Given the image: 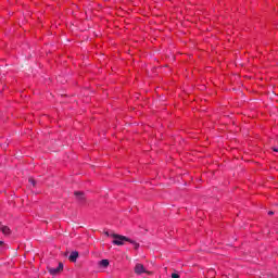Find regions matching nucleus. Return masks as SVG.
Wrapping results in <instances>:
<instances>
[{"mask_svg": "<svg viewBox=\"0 0 278 278\" xmlns=\"http://www.w3.org/2000/svg\"><path fill=\"white\" fill-rule=\"evenodd\" d=\"M135 273L136 275H151V271L147 270V268H144V265L137 263L135 266Z\"/></svg>", "mask_w": 278, "mask_h": 278, "instance_id": "2", "label": "nucleus"}, {"mask_svg": "<svg viewBox=\"0 0 278 278\" xmlns=\"http://www.w3.org/2000/svg\"><path fill=\"white\" fill-rule=\"evenodd\" d=\"M1 231H2V233H4V236H10V233H11L10 227H8V226H2Z\"/></svg>", "mask_w": 278, "mask_h": 278, "instance_id": "5", "label": "nucleus"}, {"mask_svg": "<svg viewBox=\"0 0 278 278\" xmlns=\"http://www.w3.org/2000/svg\"><path fill=\"white\" fill-rule=\"evenodd\" d=\"M77 257H79V252H77V251H74L70 254L71 262H77Z\"/></svg>", "mask_w": 278, "mask_h": 278, "instance_id": "4", "label": "nucleus"}, {"mask_svg": "<svg viewBox=\"0 0 278 278\" xmlns=\"http://www.w3.org/2000/svg\"><path fill=\"white\" fill-rule=\"evenodd\" d=\"M50 275H59V273H62L64 270V264L59 263V266L56 268L50 267L48 268Z\"/></svg>", "mask_w": 278, "mask_h": 278, "instance_id": "3", "label": "nucleus"}, {"mask_svg": "<svg viewBox=\"0 0 278 278\" xmlns=\"http://www.w3.org/2000/svg\"><path fill=\"white\" fill-rule=\"evenodd\" d=\"M172 278H180V277H179V274L174 273V274H172Z\"/></svg>", "mask_w": 278, "mask_h": 278, "instance_id": "9", "label": "nucleus"}, {"mask_svg": "<svg viewBox=\"0 0 278 278\" xmlns=\"http://www.w3.org/2000/svg\"><path fill=\"white\" fill-rule=\"evenodd\" d=\"M1 244H3V241H0V247H1Z\"/></svg>", "mask_w": 278, "mask_h": 278, "instance_id": "11", "label": "nucleus"}, {"mask_svg": "<svg viewBox=\"0 0 278 278\" xmlns=\"http://www.w3.org/2000/svg\"><path fill=\"white\" fill-rule=\"evenodd\" d=\"M100 266H103V268H108V266H110V261L108 260L100 261Z\"/></svg>", "mask_w": 278, "mask_h": 278, "instance_id": "6", "label": "nucleus"}, {"mask_svg": "<svg viewBox=\"0 0 278 278\" xmlns=\"http://www.w3.org/2000/svg\"><path fill=\"white\" fill-rule=\"evenodd\" d=\"M106 236H110L111 238H113L114 240L112 241V243L115 247H123V244H125V242H130L131 244H134V241L125 236L122 235H116V233H111L106 232Z\"/></svg>", "mask_w": 278, "mask_h": 278, "instance_id": "1", "label": "nucleus"}, {"mask_svg": "<svg viewBox=\"0 0 278 278\" xmlns=\"http://www.w3.org/2000/svg\"><path fill=\"white\" fill-rule=\"evenodd\" d=\"M274 151H277V149H274Z\"/></svg>", "mask_w": 278, "mask_h": 278, "instance_id": "12", "label": "nucleus"}, {"mask_svg": "<svg viewBox=\"0 0 278 278\" xmlns=\"http://www.w3.org/2000/svg\"><path fill=\"white\" fill-rule=\"evenodd\" d=\"M75 195L77 197V199H80V201L84 200V193L77 191L75 192Z\"/></svg>", "mask_w": 278, "mask_h": 278, "instance_id": "7", "label": "nucleus"}, {"mask_svg": "<svg viewBox=\"0 0 278 278\" xmlns=\"http://www.w3.org/2000/svg\"><path fill=\"white\" fill-rule=\"evenodd\" d=\"M28 181L31 184V186H36V180H34V178H29Z\"/></svg>", "mask_w": 278, "mask_h": 278, "instance_id": "8", "label": "nucleus"}, {"mask_svg": "<svg viewBox=\"0 0 278 278\" xmlns=\"http://www.w3.org/2000/svg\"><path fill=\"white\" fill-rule=\"evenodd\" d=\"M273 214H275L273 211H269V212H268V215H269V216H273Z\"/></svg>", "mask_w": 278, "mask_h": 278, "instance_id": "10", "label": "nucleus"}]
</instances>
